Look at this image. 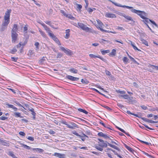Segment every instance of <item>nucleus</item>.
Wrapping results in <instances>:
<instances>
[{
    "label": "nucleus",
    "mask_w": 158,
    "mask_h": 158,
    "mask_svg": "<svg viewBox=\"0 0 158 158\" xmlns=\"http://www.w3.org/2000/svg\"><path fill=\"white\" fill-rule=\"evenodd\" d=\"M111 2L116 6L131 9V11L132 12L137 14L143 19H144L145 18V16H147V14L144 11H142L134 9L133 7H132L126 6H123L121 4H118L117 3H115L113 2Z\"/></svg>",
    "instance_id": "1"
},
{
    "label": "nucleus",
    "mask_w": 158,
    "mask_h": 158,
    "mask_svg": "<svg viewBox=\"0 0 158 158\" xmlns=\"http://www.w3.org/2000/svg\"><path fill=\"white\" fill-rule=\"evenodd\" d=\"M11 12V10L8 9L6 12L5 15L4 16V21L2 22V24L4 26H7L10 21V14Z\"/></svg>",
    "instance_id": "2"
},
{
    "label": "nucleus",
    "mask_w": 158,
    "mask_h": 158,
    "mask_svg": "<svg viewBox=\"0 0 158 158\" xmlns=\"http://www.w3.org/2000/svg\"><path fill=\"white\" fill-rule=\"evenodd\" d=\"M98 24L96 25V27L98 29H99L102 31H104L108 33H115V32H112L103 30L102 28V25H103L102 23L99 19L96 20Z\"/></svg>",
    "instance_id": "3"
},
{
    "label": "nucleus",
    "mask_w": 158,
    "mask_h": 158,
    "mask_svg": "<svg viewBox=\"0 0 158 158\" xmlns=\"http://www.w3.org/2000/svg\"><path fill=\"white\" fill-rule=\"evenodd\" d=\"M12 41V43H15L17 40L18 36L16 32H11Z\"/></svg>",
    "instance_id": "4"
},
{
    "label": "nucleus",
    "mask_w": 158,
    "mask_h": 158,
    "mask_svg": "<svg viewBox=\"0 0 158 158\" xmlns=\"http://www.w3.org/2000/svg\"><path fill=\"white\" fill-rule=\"evenodd\" d=\"M59 45H60L61 44L58 39L53 33H50L49 35Z\"/></svg>",
    "instance_id": "5"
},
{
    "label": "nucleus",
    "mask_w": 158,
    "mask_h": 158,
    "mask_svg": "<svg viewBox=\"0 0 158 158\" xmlns=\"http://www.w3.org/2000/svg\"><path fill=\"white\" fill-rule=\"evenodd\" d=\"M144 19H145V20H143V22L146 25V24H147L146 23H148L149 21L155 26H156L157 27H158V25L155 23V22L154 21H152L150 19H149L148 18L146 17V16H145V18Z\"/></svg>",
    "instance_id": "6"
},
{
    "label": "nucleus",
    "mask_w": 158,
    "mask_h": 158,
    "mask_svg": "<svg viewBox=\"0 0 158 158\" xmlns=\"http://www.w3.org/2000/svg\"><path fill=\"white\" fill-rule=\"evenodd\" d=\"M67 78L72 81H77L79 79V78L74 77L71 76L67 75L66 76Z\"/></svg>",
    "instance_id": "7"
},
{
    "label": "nucleus",
    "mask_w": 158,
    "mask_h": 158,
    "mask_svg": "<svg viewBox=\"0 0 158 158\" xmlns=\"http://www.w3.org/2000/svg\"><path fill=\"white\" fill-rule=\"evenodd\" d=\"M54 155L60 158H64L65 157V155L64 154H62L58 153H55Z\"/></svg>",
    "instance_id": "8"
},
{
    "label": "nucleus",
    "mask_w": 158,
    "mask_h": 158,
    "mask_svg": "<svg viewBox=\"0 0 158 158\" xmlns=\"http://www.w3.org/2000/svg\"><path fill=\"white\" fill-rule=\"evenodd\" d=\"M105 16L107 18H115L116 17L115 14L109 13H106Z\"/></svg>",
    "instance_id": "9"
},
{
    "label": "nucleus",
    "mask_w": 158,
    "mask_h": 158,
    "mask_svg": "<svg viewBox=\"0 0 158 158\" xmlns=\"http://www.w3.org/2000/svg\"><path fill=\"white\" fill-rule=\"evenodd\" d=\"M28 110L29 111L31 112V114L33 116V119H35V115L36 114L34 111V109L32 108L31 109L29 108L28 109Z\"/></svg>",
    "instance_id": "10"
},
{
    "label": "nucleus",
    "mask_w": 158,
    "mask_h": 158,
    "mask_svg": "<svg viewBox=\"0 0 158 158\" xmlns=\"http://www.w3.org/2000/svg\"><path fill=\"white\" fill-rule=\"evenodd\" d=\"M124 146L130 152H131L133 154H134V152L136 153V152L134 151V150L131 148L130 147L128 146L126 144H124Z\"/></svg>",
    "instance_id": "11"
},
{
    "label": "nucleus",
    "mask_w": 158,
    "mask_h": 158,
    "mask_svg": "<svg viewBox=\"0 0 158 158\" xmlns=\"http://www.w3.org/2000/svg\"><path fill=\"white\" fill-rule=\"evenodd\" d=\"M6 105L7 106L8 108H12L15 111H16L17 110V108L15 107L14 106L8 103H6Z\"/></svg>",
    "instance_id": "12"
},
{
    "label": "nucleus",
    "mask_w": 158,
    "mask_h": 158,
    "mask_svg": "<svg viewBox=\"0 0 158 158\" xmlns=\"http://www.w3.org/2000/svg\"><path fill=\"white\" fill-rule=\"evenodd\" d=\"M141 118L144 121L148 123H154L156 122L154 121L149 120L145 118Z\"/></svg>",
    "instance_id": "13"
},
{
    "label": "nucleus",
    "mask_w": 158,
    "mask_h": 158,
    "mask_svg": "<svg viewBox=\"0 0 158 158\" xmlns=\"http://www.w3.org/2000/svg\"><path fill=\"white\" fill-rule=\"evenodd\" d=\"M98 135L101 137H103L107 139L109 138V137L107 136L106 134H104L102 132H100L98 133Z\"/></svg>",
    "instance_id": "14"
},
{
    "label": "nucleus",
    "mask_w": 158,
    "mask_h": 158,
    "mask_svg": "<svg viewBox=\"0 0 158 158\" xmlns=\"http://www.w3.org/2000/svg\"><path fill=\"white\" fill-rule=\"evenodd\" d=\"M18 25L17 24H14L13 28L11 30V32H16V31L18 30Z\"/></svg>",
    "instance_id": "15"
},
{
    "label": "nucleus",
    "mask_w": 158,
    "mask_h": 158,
    "mask_svg": "<svg viewBox=\"0 0 158 158\" xmlns=\"http://www.w3.org/2000/svg\"><path fill=\"white\" fill-rule=\"evenodd\" d=\"M64 52L66 54L69 55H72L73 54L72 52L68 49H66Z\"/></svg>",
    "instance_id": "16"
},
{
    "label": "nucleus",
    "mask_w": 158,
    "mask_h": 158,
    "mask_svg": "<svg viewBox=\"0 0 158 158\" xmlns=\"http://www.w3.org/2000/svg\"><path fill=\"white\" fill-rule=\"evenodd\" d=\"M70 30L69 29H67L66 30V35L65 36V38L66 39H68L70 36Z\"/></svg>",
    "instance_id": "17"
},
{
    "label": "nucleus",
    "mask_w": 158,
    "mask_h": 158,
    "mask_svg": "<svg viewBox=\"0 0 158 158\" xmlns=\"http://www.w3.org/2000/svg\"><path fill=\"white\" fill-rule=\"evenodd\" d=\"M108 145L109 146H110V147L112 148H113L117 150H118V151H120V149H119V148L117 146H115V145H112L111 144H110V143H108Z\"/></svg>",
    "instance_id": "18"
},
{
    "label": "nucleus",
    "mask_w": 158,
    "mask_h": 158,
    "mask_svg": "<svg viewBox=\"0 0 158 158\" xmlns=\"http://www.w3.org/2000/svg\"><path fill=\"white\" fill-rule=\"evenodd\" d=\"M83 30H84L87 32H93L91 31V28L88 27H87L86 26L84 27Z\"/></svg>",
    "instance_id": "19"
},
{
    "label": "nucleus",
    "mask_w": 158,
    "mask_h": 158,
    "mask_svg": "<svg viewBox=\"0 0 158 158\" xmlns=\"http://www.w3.org/2000/svg\"><path fill=\"white\" fill-rule=\"evenodd\" d=\"M99 145L102 147H105L106 148L107 147V144L106 143H105L104 141H103V142H102L101 143H100Z\"/></svg>",
    "instance_id": "20"
},
{
    "label": "nucleus",
    "mask_w": 158,
    "mask_h": 158,
    "mask_svg": "<svg viewBox=\"0 0 158 158\" xmlns=\"http://www.w3.org/2000/svg\"><path fill=\"white\" fill-rule=\"evenodd\" d=\"M116 54V50L115 49H113L111 52L109 54L110 56H115Z\"/></svg>",
    "instance_id": "21"
},
{
    "label": "nucleus",
    "mask_w": 158,
    "mask_h": 158,
    "mask_svg": "<svg viewBox=\"0 0 158 158\" xmlns=\"http://www.w3.org/2000/svg\"><path fill=\"white\" fill-rule=\"evenodd\" d=\"M7 27L6 26H4L2 24L1 27H0V31H3L6 30Z\"/></svg>",
    "instance_id": "22"
},
{
    "label": "nucleus",
    "mask_w": 158,
    "mask_h": 158,
    "mask_svg": "<svg viewBox=\"0 0 158 158\" xmlns=\"http://www.w3.org/2000/svg\"><path fill=\"white\" fill-rule=\"evenodd\" d=\"M130 42L131 43V45L132 46L133 48L135 50H137L138 51H141L138 48H137L135 46L134 44L133 43V42H132V41H130Z\"/></svg>",
    "instance_id": "23"
},
{
    "label": "nucleus",
    "mask_w": 158,
    "mask_h": 158,
    "mask_svg": "<svg viewBox=\"0 0 158 158\" xmlns=\"http://www.w3.org/2000/svg\"><path fill=\"white\" fill-rule=\"evenodd\" d=\"M45 57H43L42 59H40L39 61V64H43L44 61H45Z\"/></svg>",
    "instance_id": "24"
},
{
    "label": "nucleus",
    "mask_w": 158,
    "mask_h": 158,
    "mask_svg": "<svg viewBox=\"0 0 158 158\" xmlns=\"http://www.w3.org/2000/svg\"><path fill=\"white\" fill-rule=\"evenodd\" d=\"M69 71L73 73H77L78 70L74 68H72L70 69Z\"/></svg>",
    "instance_id": "25"
},
{
    "label": "nucleus",
    "mask_w": 158,
    "mask_h": 158,
    "mask_svg": "<svg viewBox=\"0 0 158 158\" xmlns=\"http://www.w3.org/2000/svg\"><path fill=\"white\" fill-rule=\"evenodd\" d=\"M78 26L80 27L81 28L82 30H83L84 27H85V25L81 23H78Z\"/></svg>",
    "instance_id": "26"
},
{
    "label": "nucleus",
    "mask_w": 158,
    "mask_h": 158,
    "mask_svg": "<svg viewBox=\"0 0 158 158\" xmlns=\"http://www.w3.org/2000/svg\"><path fill=\"white\" fill-rule=\"evenodd\" d=\"M127 114H130L133 115L136 117L140 118V117L138 114H135L134 113H131L130 111H129V110L127 111Z\"/></svg>",
    "instance_id": "27"
},
{
    "label": "nucleus",
    "mask_w": 158,
    "mask_h": 158,
    "mask_svg": "<svg viewBox=\"0 0 158 158\" xmlns=\"http://www.w3.org/2000/svg\"><path fill=\"white\" fill-rule=\"evenodd\" d=\"M116 127L120 131H121V132H123V133H125V134H126V135L129 136H130V135L128 133H126L125 131H124L123 129H121V128H119L118 127Z\"/></svg>",
    "instance_id": "28"
},
{
    "label": "nucleus",
    "mask_w": 158,
    "mask_h": 158,
    "mask_svg": "<svg viewBox=\"0 0 158 158\" xmlns=\"http://www.w3.org/2000/svg\"><path fill=\"white\" fill-rule=\"evenodd\" d=\"M33 150H35L37 151H38L39 153L43 152H44V150L43 149L40 148H33Z\"/></svg>",
    "instance_id": "29"
},
{
    "label": "nucleus",
    "mask_w": 158,
    "mask_h": 158,
    "mask_svg": "<svg viewBox=\"0 0 158 158\" xmlns=\"http://www.w3.org/2000/svg\"><path fill=\"white\" fill-rule=\"evenodd\" d=\"M14 115L15 117H19L20 118H22L23 117V116L21 115V114L19 112H15L14 113Z\"/></svg>",
    "instance_id": "30"
},
{
    "label": "nucleus",
    "mask_w": 158,
    "mask_h": 158,
    "mask_svg": "<svg viewBox=\"0 0 158 158\" xmlns=\"http://www.w3.org/2000/svg\"><path fill=\"white\" fill-rule=\"evenodd\" d=\"M44 28V29L48 33V34L49 35L50 33H52L51 32V31L50 30L49 28H48L46 25Z\"/></svg>",
    "instance_id": "31"
},
{
    "label": "nucleus",
    "mask_w": 158,
    "mask_h": 158,
    "mask_svg": "<svg viewBox=\"0 0 158 158\" xmlns=\"http://www.w3.org/2000/svg\"><path fill=\"white\" fill-rule=\"evenodd\" d=\"M99 145H96L95 146V148L98 149V150L100 151H102L103 150V148L102 147H99Z\"/></svg>",
    "instance_id": "32"
},
{
    "label": "nucleus",
    "mask_w": 158,
    "mask_h": 158,
    "mask_svg": "<svg viewBox=\"0 0 158 158\" xmlns=\"http://www.w3.org/2000/svg\"><path fill=\"white\" fill-rule=\"evenodd\" d=\"M110 52V51L109 50H101V52L103 55H104L106 53H109Z\"/></svg>",
    "instance_id": "33"
},
{
    "label": "nucleus",
    "mask_w": 158,
    "mask_h": 158,
    "mask_svg": "<svg viewBox=\"0 0 158 158\" xmlns=\"http://www.w3.org/2000/svg\"><path fill=\"white\" fill-rule=\"evenodd\" d=\"M8 155L12 156L13 158H15L17 157L13 154V152H9Z\"/></svg>",
    "instance_id": "34"
},
{
    "label": "nucleus",
    "mask_w": 158,
    "mask_h": 158,
    "mask_svg": "<svg viewBox=\"0 0 158 158\" xmlns=\"http://www.w3.org/2000/svg\"><path fill=\"white\" fill-rule=\"evenodd\" d=\"M0 143L1 144L5 145V146H8V143L6 142H5L4 141L2 140H0Z\"/></svg>",
    "instance_id": "35"
},
{
    "label": "nucleus",
    "mask_w": 158,
    "mask_h": 158,
    "mask_svg": "<svg viewBox=\"0 0 158 158\" xmlns=\"http://www.w3.org/2000/svg\"><path fill=\"white\" fill-rule=\"evenodd\" d=\"M78 110L79 111L82 112L83 113H85V114H88V112L85 110H83L81 108H79L78 109Z\"/></svg>",
    "instance_id": "36"
},
{
    "label": "nucleus",
    "mask_w": 158,
    "mask_h": 158,
    "mask_svg": "<svg viewBox=\"0 0 158 158\" xmlns=\"http://www.w3.org/2000/svg\"><path fill=\"white\" fill-rule=\"evenodd\" d=\"M81 82L84 84H87L89 83V81L87 80L86 79H82L81 81Z\"/></svg>",
    "instance_id": "37"
},
{
    "label": "nucleus",
    "mask_w": 158,
    "mask_h": 158,
    "mask_svg": "<svg viewBox=\"0 0 158 158\" xmlns=\"http://www.w3.org/2000/svg\"><path fill=\"white\" fill-rule=\"evenodd\" d=\"M124 17L129 21H133L132 18L128 15H125Z\"/></svg>",
    "instance_id": "38"
},
{
    "label": "nucleus",
    "mask_w": 158,
    "mask_h": 158,
    "mask_svg": "<svg viewBox=\"0 0 158 158\" xmlns=\"http://www.w3.org/2000/svg\"><path fill=\"white\" fill-rule=\"evenodd\" d=\"M129 60V59L126 57H124L123 59V61L126 64L128 63Z\"/></svg>",
    "instance_id": "39"
},
{
    "label": "nucleus",
    "mask_w": 158,
    "mask_h": 158,
    "mask_svg": "<svg viewBox=\"0 0 158 158\" xmlns=\"http://www.w3.org/2000/svg\"><path fill=\"white\" fill-rule=\"evenodd\" d=\"M141 40L142 41V42L145 44L146 45L148 46V44L147 41H146L145 40H144L143 39H141Z\"/></svg>",
    "instance_id": "40"
},
{
    "label": "nucleus",
    "mask_w": 158,
    "mask_h": 158,
    "mask_svg": "<svg viewBox=\"0 0 158 158\" xmlns=\"http://www.w3.org/2000/svg\"><path fill=\"white\" fill-rule=\"evenodd\" d=\"M71 127H72V129L74 128L75 127H78L77 125L73 123H71Z\"/></svg>",
    "instance_id": "41"
},
{
    "label": "nucleus",
    "mask_w": 158,
    "mask_h": 158,
    "mask_svg": "<svg viewBox=\"0 0 158 158\" xmlns=\"http://www.w3.org/2000/svg\"><path fill=\"white\" fill-rule=\"evenodd\" d=\"M66 16L72 20H73L74 19V18L71 15L69 14L66 15Z\"/></svg>",
    "instance_id": "42"
},
{
    "label": "nucleus",
    "mask_w": 158,
    "mask_h": 158,
    "mask_svg": "<svg viewBox=\"0 0 158 158\" xmlns=\"http://www.w3.org/2000/svg\"><path fill=\"white\" fill-rule=\"evenodd\" d=\"M39 31L40 32V34L41 35L44 37H45V34L43 31L40 29H39Z\"/></svg>",
    "instance_id": "43"
},
{
    "label": "nucleus",
    "mask_w": 158,
    "mask_h": 158,
    "mask_svg": "<svg viewBox=\"0 0 158 158\" xmlns=\"http://www.w3.org/2000/svg\"><path fill=\"white\" fill-rule=\"evenodd\" d=\"M143 153L145 155H147V156H149L151 158H155L153 156H151L150 155H149L148 153L145 152H144L143 151Z\"/></svg>",
    "instance_id": "44"
},
{
    "label": "nucleus",
    "mask_w": 158,
    "mask_h": 158,
    "mask_svg": "<svg viewBox=\"0 0 158 158\" xmlns=\"http://www.w3.org/2000/svg\"><path fill=\"white\" fill-rule=\"evenodd\" d=\"M120 96L122 97L125 99H128V98H129L128 95L127 94L121 95Z\"/></svg>",
    "instance_id": "45"
},
{
    "label": "nucleus",
    "mask_w": 158,
    "mask_h": 158,
    "mask_svg": "<svg viewBox=\"0 0 158 158\" xmlns=\"http://www.w3.org/2000/svg\"><path fill=\"white\" fill-rule=\"evenodd\" d=\"M89 56H90L92 58H98V55L97 56H95L93 54H90L89 55Z\"/></svg>",
    "instance_id": "46"
},
{
    "label": "nucleus",
    "mask_w": 158,
    "mask_h": 158,
    "mask_svg": "<svg viewBox=\"0 0 158 158\" xmlns=\"http://www.w3.org/2000/svg\"><path fill=\"white\" fill-rule=\"evenodd\" d=\"M116 92L118 93H121V94H126V92L125 91H121L120 90H116Z\"/></svg>",
    "instance_id": "47"
},
{
    "label": "nucleus",
    "mask_w": 158,
    "mask_h": 158,
    "mask_svg": "<svg viewBox=\"0 0 158 158\" xmlns=\"http://www.w3.org/2000/svg\"><path fill=\"white\" fill-rule=\"evenodd\" d=\"M117 14L119 15L120 16H123L124 17L125 15V14H124L123 13H121V12H118L117 13Z\"/></svg>",
    "instance_id": "48"
},
{
    "label": "nucleus",
    "mask_w": 158,
    "mask_h": 158,
    "mask_svg": "<svg viewBox=\"0 0 158 158\" xmlns=\"http://www.w3.org/2000/svg\"><path fill=\"white\" fill-rule=\"evenodd\" d=\"M35 45L37 49H39V44L38 42H36L35 43Z\"/></svg>",
    "instance_id": "49"
},
{
    "label": "nucleus",
    "mask_w": 158,
    "mask_h": 158,
    "mask_svg": "<svg viewBox=\"0 0 158 158\" xmlns=\"http://www.w3.org/2000/svg\"><path fill=\"white\" fill-rule=\"evenodd\" d=\"M26 138L29 140H31V141H33L34 140V138L33 137H30V136H28V137H26Z\"/></svg>",
    "instance_id": "50"
},
{
    "label": "nucleus",
    "mask_w": 158,
    "mask_h": 158,
    "mask_svg": "<svg viewBox=\"0 0 158 158\" xmlns=\"http://www.w3.org/2000/svg\"><path fill=\"white\" fill-rule=\"evenodd\" d=\"M87 10L88 11L89 13H91V12H92L93 10V9H91V8H88Z\"/></svg>",
    "instance_id": "51"
},
{
    "label": "nucleus",
    "mask_w": 158,
    "mask_h": 158,
    "mask_svg": "<svg viewBox=\"0 0 158 158\" xmlns=\"http://www.w3.org/2000/svg\"><path fill=\"white\" fill-rule=\"evenodd\" d=\"M98 58H99V59H101L102 61H103L104 62L106 61V60L104 58H103L102 57H101L99 55H98Z\"/></svg>",
    "instance_id": "52"
},
{
    "label": "nucleus",
    "mask_w": 158,
    "mask_h": 158,
    "mask_svg": "<svg viewBox=\"0 0 158 158\" xmlns=\"http://www.w3.org/2000/svg\"><path fill=\"white\" fill-rule=\"evenodd\" d=\"M62 56V55L61 53H58L57 54V58H61Z\"/></svg>",
    "instance_id": "53"
},
{
    "label": "nucleus",
    "mask_w": 158,
    "mask_h": 158,
    "mask_svg": "<svg viewBox=\"0 0 158 158\" xmlns=\"http://www.w3.org/2000/svg\"><path fill=\"white\" fill-rule=\"evenodd\" d=\"M7 118V117L5 116H2L0 117V119L5 120Z\"/></svg>",
    "instance_id": "54"
},
{
    "label": "nucleus",
    "mask_w": 158,
    "mask_h": 158,
    "mask_svg": "<svg viewBox=\"0 0 158 158\" xmlns=\"http://www.w3.org/2000/svg\"><path fill=\"white\" fill-rule=\"evenodd\" d=\"M85 2L86 3V6H85V8L87 10V9L88 8V1H87V0H85Z\"/></svg>",
    "instance_id": "55"
},
{
    "label": "nucleus",
    "mask_w": 158,
    "mask_h": 158,
    "mask_svg": "<svg viewBox=\"0 0 158 158\" xmlns=\"http://www.w3.org/2000/svg\"><path fill=\"white\" fill-rule=\"evenodd\" d=\"M16 51H17V50L16 49V48H13L12 50H11V52L12 53L14 54Z\"/></svg>",
    "instance_id": "56"
},
{
    "label": "nucleus",
    "mask_w": 158,
    "mask_h": 158,
    "mask_svg": "<svg viewBox=\"0 0 158 158\" xmlns=\"http://www.w3.org/2000/svg\"><path fill=\"white\" fill-rule=\"evenodd\" d=\"M128 56H129V58H130V59L132 61H133V62H134V61H135V60L134 58H133V57H132L131 56H130L128 54Z\"/></svg>",
    "instance_id": "57"
},
{
    "label": "nucleus",
    "mask_w": 158,
    "mask_h": 158,
    "mask_svg": "<svg viewBox=\"0 0 158 158\" xmlns=\"http://www.w3.org/2000/svg\"><path fill=\"white\" fill-rule=\"evenodd\" d=\"M60 12L62 13L64 16H66V13H65V12L63 10H60Z\"/></svg>",
    "instance_id": "58"
},
{
    "label": "nucleus",
    "mask_w": 158,
    "mask_h": 158,
    "mask_svg": "<svg viewBox=\"0 0 158 158\" xmlns=\"http://www.w3.org/2000/svg\"><path fill=\"white\" fill-rule=\"evenodd\" d=\"M77 8L79 9V10H80L81 9L82 7V6L81 5H80V4H77Z\"/></svg>",
    "instance_id": "59"
},
{
    "label": "nucleus",
    "mask_w": 158,
    "mask_h": 158,
    "mask_svg": "<svg viewBox=\"0 0 158 158\" xmlns=\"http://www.w3.org/2000/svg\"><path fill=\"white\" fill-rule=\"evenodd\" d=\"M19 134L23 136H25V134L24 132L22 131H20L19 132Z\"/></svg>",
    "instance_id": "60"
},
{
    "label": "nucleus",
    "mask_w": 158,
    "mask_h": 158,
    "mask_svg": "<svg viewBox=\"0 0 158 158\" xmlns=\"http://www.w3.org/2000/svg\"><path fill=\"white\" fill-rule=\"evenodd\" d=\"M11 59L12 61H16L18 58H16L14 57H11Z\"/></svg>",
    "instance_id": "61"
},
{
    "label": "nucleus",
    "mask_w": 158,
    "mask_h": 158,
    "mask_svg": "<svg viewBox=\"0 0 158 158\" xmlns=\"http://www.w3.org/2000/svg\"><path fill=\"white\" fill-rule=\"evenodd\" d=\"M15 103H16L17 105H18V106H22L17 101H15Z\"/></svg>",
    "instance_id": "62"
},
{
    "label": "nucleus",
    "mask_w": 158,
    "mask_h": 158,
    "mask_svg": "<svg viewBox=\"0 0 158 158\" xmlns=\"http://www.w3.org/2000/svg\"><path fill=\"white\" fill-rule=\"evenodd\" d=\"M49 132L50 134H54L55 133V132L54 131L51 130H50L49 131Z\"/></svg>",
    "instance_id": "63"
},
{
    "label": "nucleus",
    "mask_w": 158,
    "mask_h": 158,
    "mask_svg": "<svg viewBox=\"0 0 158 158\" xmlns=\"http://www.w3.org/2000/svg\"><path fill=\"white\" fill-rule=\"evenodd\" d=\"M103 106V107H104L105 108H106L107 110H111V109L110 107H108L107 106Z\"/></svg>",
    "instance_id": "64"
}]
</instances>
